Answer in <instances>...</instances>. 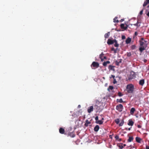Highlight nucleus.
Segmentation results:
<instances>
[{"instance_id":"27","label":"nucleus","mask_w":149,"mask_h":149,"mask_svg":"<svg viewBox=\"0 0 149 149\" xmlns=\"http://www.w3.org/2000/svg\"><path fill=\"white\" fill-rule=\"evenodd\" d=\"M104 55V54L103 53V52H102V53L100 54V58L101 59V61H103V59L102 58V57Z\"/></svg>"},{"instance_id":"42","label":"nucleus","mask_w":149,"mask_h":149,"mask_svg":"<svg viewBox=\"0 0 149 149\" xmlns=\"http://www.w3.org/2000/svg\"><path fill=\"white\" fill-rule=\"evenodd\" d=\"M113 79V83L114 84H116L117 83V81L116 80V79H115V78L114 79Z\"/></svg>"},{"instance_id":"18","label":"nucleus","mask_w":149,"mask_h":149,"mask_svg":"<svg viewBox=\"0 0 149 149\" xmlns=\"http://www.w3.org/2000/svg\"><path fill=\"white\" fill-rule=\"evenodd\" d=\"M131 41V39L130 38H128L126 40V43L127 44L130 43Z\"/></svg>"},{"instance_id":"55","label":"nucleus","mask_w":149,"mask_h":149,"mask_svg":"<svg viewBox=\"0 0 149 149\" xmlns=\"http://www.w3.org/2000/svg\"><path fill=\"white\" fill-rule=\"evenodd\" d=\"M104 59H107V57L106 56H104Z\"/></svg>"},{"instance_id":"39","label":"nucleus","mask_w":149,"mask_h":149,"mask_svg":"<svg viewBox=\"0 0 149 149\" xmlns=\"http://www.w3.org/2000/svg\"><path fill=\"white\" fill-rule=\"evenodd\" d=\"M131 55V54L130 52H127V56L128 57H130Z\"/></svg>"},{"instance_id":"9","label":"nucleus","mask_w":149,"mask_h":149,"mask_svg":"<svg viewBox=\"0 0 149 149\" xmlns=\"http://www.w3.org/2000/svg\"><path fill=\"white\" fill-rule=\"evenodd\" d=\"M120 27L122 29H123L124 30H126L127 29L128 27V25L126 24V26H125L124 24H122L120 25Z\"/></svg>"},{"instance_id":"23","label":"nucleus","mask_w":149,"mask_h":149,"mask_svg":"<svg viewBox=\"0 0 149 149\" xmlns=\"http://www.w3.org/2000/svg\"><path fill=\"white\" fill-rule=\"evenodd\" d=\"M110 62L109 61H107L106 62H104L103 63V65L104 66H106L107 64H109Z\"/></svg>"},{"instance_id":"3","label":"nucleus","mask_w":149,"mask_h":149,"mask_svg":"<svg viewBox=\"0 0 149 149\" xmlns=\"http://www.w3.org/2000/svg\"><path fill=\"white\" fill-rule=\"evenodd\" d=\"M99 66V63L97 62L94 61L93 62L91 65V67L92 69H95L96 68H97Z\"/></svg>"},{"instance_id":"50","label":"nucleus","mask_w":149,"mask_h":149,"mask_svg":"<svg viewBox=\"0 0 149 149\" xmlns=\"http://www.w3.org/2000/svg\"><path fill=\"white\" fill-rule=\"evenodd\" d=\"M119 141H121L122 140V139H121L119 138V139L118 140Z\"/></svg>"},{"instance_id":"17","label":"nucleus","mask_w":149,"mask_h":149,"mask_svg":"<svg viewBox=\"0 0 149 149\" xmlns=\"http://www.w3.org/2000/svg\"><path fill=\"white\" fill-rule=\"evenodd\" d=\"M100 128L98 125H96L94 128V130L95 132H97Z\"/></svg>"},{"instance_id":"28","label":"nucleus","mask_w":149,"mask_h":149,"mask_svg":"<svg viewBox=\"0 0 149 149\" xmlns=\"http://www.w3.org/2000/svg\"><path fill=\"white\" fill-rule=\"evenodd\" d=\"M135 26H136L137 27H139L140 26V23L137 21V23L133 24Z\"/></svg>"},{"instance_id":"47","label":"nucleus","mask_w":149,"mask_h":149,"mask_svg":"<svg viewBox=\"0 0 149 149\" xmlns=\"http://www.w3.org/2000/svg\"><path fill=\"white\" fill-rule=\"evenodd\" d=\"M131 127H130V128H129L127 129V128H126L125 130H131Z\"/></svg>"},{"instance_id":"20","label":"nucleus","mask_w":149,"mask_h":149,"mask_svg":"<svg viewBox=\"0 0 149 149\" xmlns=\"http://www.w3.org/2000/svg\"><path fill=\"white\" fill-rule=\"evenodd\" d=\"M91 122H89L88 120H86V123L85 124V126L86 127L88 126V124H91Z\"/></svg>"},{"instance_id":"16","label":"nucleus","mask_w":149,"mask_h":149,"mask_svg":"<svg viewBox=\"0 0 149 149\" xmlns=\"http://www.w3.org/2000/svg\"><path fill=\"white\" fill-rule=\"evenodd\" d=\"M146 47L141 46L139 48V50L141 52H142L145 49V48Z\"/></svg>"},{"instance_id":"45","label":"nucleus","mask_w":149,"mask_h":149,"mask_svg":"<svg viewBox=\"0 0 149 149\" xmlns=\"http://www.w3.org/2000/svg\"><path fill=\"white\" fill-rule=\"evenodd\" d=\"M125 38V36H122V39H124Z\"/></svg>"},{"instance_id":"4","label":"nucleus","mask_w":149,"mask_h":149,"mask_svg":"<svg viewBox=\"0 0 149 149\" xmlns=\"http://www.w3.org/2000/svg\"><path fill=\"white\" fill-rule=\"evenodd\" d=\"M123 109V105L121 104H119V105H117L116 107V109L120 112H122Z\"/></svg>"},{"instance_id":"10","label":"nucleus","mask_w":149,"mask_h":149,"mask_svg":"<svg viewBox=\"0 0 149 149\" xmlns=\"http://www.w3.org/2000/svg\"><path fill=\"white\" fill-rule=\"evenodd\" d=\"M70 136L71 137L73 138L75 137V135L73 132H69L68 134V136Z\"/></svg>"},{"instance_id":"21","label":"nucleus","mask_w":149,"mask_h":149,"mask_svg":"<svg viewBox=\"0 0 149 149\" xmlns=\"http://www.w3.org/2000/svg\"><path fill=\"white\" fill-rule=\"evenodd\" d=\"M135 111V109L134 108H132L130 111V113L132 115L134 113V111Z\"/></svg>"},{"instance_id":"59","label":"nucleus","mask_w":149,"mask_h":149,"mask_svg":"<svg viewBox=\"0 0 149 149\" xmlns=\"http://www.w3.org/2000/svg\"><path fill=\"white\" fill-rule=\"evenodd\" d=\"M78 106H79V107H80V105H79Z\"/></svg>"},{"instance_id":"22","label":"nucleus","mask_w":149,"mask_h":149,"mask_svg":"<svg viewBox=\"0 0 149 149\" xmlns=\"http://www.w3.org/2000/svg\"><path fill=\"white\" fill-rule=\"evenodd\" d=\"M133 137L132 136H130L127 140V142H131L133 141Z\"/></svg>"},{"instance_id":"31","label":"nucleus","mask_w":149,"mask_h":149,"mask_svg":"<svg viewBox=\"0 0 149 149\" xmlns=\"http://www.w3.org/2000/svg\"><path fill=\"white\" fill-rule=\"evenodd\" d=\"M118 17H115L113 19V22L115 23L116 22L118 23L119 22V21L117 19Z\"/></svg>"},{"instance_id":"51","label":"nucleus","mask_w":149,"mask_h":149,"mask_svg":"<svg viewBox=\"0 0 149 149\" xmlns=\"http://www.w3.org/2000/svg\"><path fill=\"white\" fill-rule=\"evenodd\" d=\"M109 137L111 138V139H112V135H109Z\"/></svg>"},{"instance_id":"25","label":"nucleus","mask_w":149,"mask_h":149,"mask_svg":"<svg viewBox=\"0 0 149 149\" xmlns=\"http://www.w3.org/2000/svg\"><path fill=\"white\" fill-rule=\"evenodd\" d=\"M147 9L146 10V13L148 11V13H146V15L149 17V5L147 6Z\"/></svg>"},{"instance_id":"38","label":"nucleus","mask_w":149,"mask_h":149,"mask_svg":"<svg viewBox=\"0 0 149 149\" xmlns=\"http://www.w3.org/2000/svg\"><path fill=\"white\" fill-rule=\"evenodd\" d=\"M136 48V46L134 45H132L131 46V49H134Z\"/></svg>"},{"instance_id":"5","label":"nucleus","mask_w":149,"mask_h":149,"mask_svg":"<svg viewBox=\"0 0 149 149\" xmlns=\"http://www.w3.org/2000/svg\"><path fill=\"white\" fill-rule=\"evenodd\" d=\"M146 41H139L140 44L141 46H143L144 47H147V44L146 43Z\"/></svg>"},{"instance_id":"46","label":"nucleus","mask_w":149,"mask_h":149,"mask_svg":"<svg viewBox=\"0 0 149 149\" xmlns=\"http://www.w3.org/2000/svg\"><path fill=\"white\" fill-rule=\"evenodd\" d=\"M145 41V40H144V39L143 38H141V40H140L139 41Z\"/></svg>"},{"instance_id":"24","label":"nucleus","mask_w":149,"mask_h":149,"mask_svg":"<svg viewBox=\"0 0 149 149\" xmlns=\"http://www.w3.org/2000/svg\"><path fill=\"white\" fill-rule=\"evenodd\" d=\"M114 43H115L114 46L115 47H118L119 44L117 43V42L116 40L114 39Z\"/></svg>"},{"instance_id":"14","label":"nucleus","mask_w":149,"mask_h":149,"mask_svg":"<svg viewBox=\"0 0 149 149\" xmlns=\"http://www.w3.org/2000/svg\"><path fill=\"white\" fill-rule=\"evenodd\" d=\"M134 122L131 120H129V122L128 123V125L130 126H132L134 124Z\"/></svg>"},{"instance_id":"33","label":"nucleus","mask_w":149,"mask_h":149,"mask_svg":"<svg viewBox=\"0 0 149 149\" xmlns=\"http://www.w3.org/2000/svg\"><path fill=\"white\" fill-rule=\"evenodd\" d=\"M118 146V147L119 148L121 149H123L124 147L123 146V143H120V144H119Z\"/></svg>"},{"instance_id":"13","label":"nucleus","mask_w":149,"mask_h":149,"mask_svg":"<svg viewBox=\"0 0 149 149\" xmlns=\"http://www.w3.org/2000/svg\"><path fill=\"white\" fill-rule=\"evenodd\" d=\"M148 3H149V0H146L144 1V3L143 5V7H145Z\"/></svg>"},{"instance_id":"2","label":"nucleus","mask_w":149,"mask_h":149,"mask_svg":"<svg viewBox=\"0 0 149 149\" xmlns=\"http://www.w3.org/2000/svg\"><path fill=\"white\" fill-rule=\"evenodd\" d=\"M101 103L99 101L96 100L95 104L94 105V109L96 110V112L100 111L101 110Z\"/></svg>"},{"instance_id":"12","label":"nucleus","mask_w":149,"mask_h":149,"mask_svg":"<svg viewBox=\"0 0 149 149\" xmlns=\"http://www.w3.org/2000/svg\"><path fill=\"white\" fill-rule=\"evenodd\" d=\"M144 80L142 79L139 81V84L140 85L142 86L144 84Z\"/></svg>"},{"instance_id":"11","label":"nucleus","mask_w":149,"mask_h":149,"mask_svg":"<svg viewBox=\"0 0 149 149\" xmlns=\"http://www.w3.org/2000/svg\"><path fill=\"white\" fill-rule=\"evenodd\" d=\"M135 77V75L134 73H133V74L131 73L129 77V79L130 80L134 78Z\"/></svg>"},{"instance_id":"8","label":"nucleus","mask_w":149,"mask_h":149,"mask_svg":"<svg viewBox=\"0 0 149 149\" xmlns=\"http://www.w3.org/2000/svg\"><path fill=\"white\" fill-rule=\"evenodd\" d=\"M93 110V106H91L88 107V109L87 111L88 113H90L92 112Z\"/></svg>"},{"instance_id":"48","label":"nucleus","mask_w":149,"mask_h":149,"mask_svg":"<svg viewBox=\"0 0 149 149\" xmlns=\"http://www.w3.org/2000/svg\"><path fill=\"white\" fill-rule=\"evenodd\" d=\"M146 149H149V146H146Z\"/></svg>"},{"instance_id":"29","label":"nucleus","mask_w":149,"mask_h":149,"mask_svg":"<svg viewBox=\"0 0 149 149\" xmlns=\"http://www.w3.org/2000/svg\"><path fill=\"white\" fill-rule=\"evenodd\" d=\"M116 102H117L122 103L123 102V101L122 99L120 98V99H117L116 100Z\"/></svg>"},{"instance_id":"57","label":"nucleus","mask_w":149,"mask_h":149,"mask_svg":"<svg viewBox=\"0 0 149 149\" xmlns=\"http://www.w3.org/2000/svg\"><path fill=\"white\" fill-rule=\"evenodd\" d=\"M126 146V145L125 144H124L123 145V146Z\"/></svg>"},{"instance_id":"30","label":"nucleus","mask_w":149,"mask_h":149,"mask_svg":"<svg viewBox=\"0 0 149 149\" xmlns=\"http://www.w3.org/2000/svg\"><path fill=\"white\" fill-rule=\"evenodd\" d=\"M113 89V86H109V87L108 88V91H110V90H112Z\"/></svg>"},{"instance_id":"43","label":"nucleus","mask_w":149,"mask_h":149,"mask_svg":"<svg viewBox=\"0 0 149 149\" xmlns=\"http://www.w3.org/2000/svg\"><path fill=\"white\" fill-rule=\"evenodd\" d=\"M95 120H96V122H97V120H98V117L97 116L95 118Z\"/></svg>"},{"instance_id":"54","label":"nucleus","mask_w":149,"mask_h":149,"mask_svg":"<svg viewBox=\"0 0 149 149\" xmlns=\"http://www.w3.org/2000/svg\"><path fill=\"white\" fill-rule=\"evenodd\" d=\"M135 35H137V33L136 32H135Z\"/></svg>"},{"instance_id":"41","label":"nucleus","mask_w":149,"mask_h":149,"mask_svg":"<svg viewBox=\"0 0 149 149\" xmlns=\"http://www.w3.org/2000/svg\"><path fill=\"white\" fill-rule=\"evenodd\" d=\"M115 138L116 140H118L119 138L118 136L117 135L116 136H115Z\"/></svg>"},{"instance_id":"60","label":"nucleus","mask_w":149,"mask_h":149,"mask_svg":"<svg viewBox=\"0 0 149 149\" xmlns=\"http://www.w3.org/2000/svg\"><path fill=\"white\" fill-rule=\"evenodd\" d=\"M78 106H79V107H80V105H79Z\"/></svg>"},{"instance_id":"7","label":"nucleus","mask_w":149,"mask_h":149,"mask_svg":"<svg viewBox=\"0 0 149 149\" xmlns=\"http://www.w3.org/2000/svg\"><path fill=\"white\" fill-rule=\"evenodd\" d=\"M59 132L61 134H66V133H65V131L64 129L62 127H61L59 129Z\"/></svg>"},{"instance_id":"35","label":"nucleus","mask_w":149,"mask_h":149,"mask_svg":"<svg viewBox=\"0 0 149 149\" xmlns=\"http://www.w3.org/2000/svg\"><path fill=\"white\" fill-rule=\"evenodd\" d=\"M114 66H113L110 65L109 66V69L110 70H112L113 69Z\"/></svg>"},{"instance_id":"56","label":"nucleus","mask_w":149,"mask_h":149,"mask_svg":"<svg viewBox=\"0 0 149 149\" xmlns=\"http://www.w3.org/2000/svg\"><path fill=\"white\" fill-rule=\"evenodd\" d=\"M104 120V118H102V120Z\"/></svg>"},{"instance_id":"40","label":"nucleus","mask_w":149,"mask_h":149,"mask_svg":"<svg viewBox=\"0 0 149 149\" xmlns=\"http://www.w3.org/2000/svg\"><path fill=\"white\" fill-rule=\"evenodd\" d=\"M118 95L119 96H121L123 95V94L122 93L120 92H119L118 93Z\"/></svg>"},{"instance_id":"37","label":"nucleus","mask_w":149,"mask_h":149,"mask_svg":"<svg viewBox=\"0 0 149 149\" xmlns=\"http://www.w3.org/2000/svg\"><path fill=\"white\" fill-rule=\"evenodd\" d=\"M145 9V7H143L142 9L140 11L139 14L140 15H141L143 14V11L144 9Z\"/></svg>"},{"instance_id":"53","label":"nucleus","mask_w":149,"mask_h":149,"mask_svg":"<svg viewBox=\"0 0 149 149\" xmlns=\"http://www.w3.org/2000/svg\"><path fill=\"white\" fill-rule=\"evenodd\" d=\"M147 61V60L146 59H144V62H146Z\"/></svg>"},{"instance_id":"52","label":"nucleus","mask_w":149,"mask_h":149,"mask_svg":"<svg viewBox=\"0 0 149 149\" xmlns=\"http://www.w3.org/2000/svg\"><path fill=\"white\" fill-rule=\"evenodd\" d=\"M124 19H122L120 20V22H123L124 21Z\"/></svg>"},{"instance_id":"49","label":"nucleus","mask_w":149,"mask_h":149,"mask_svg":"<svg viewBox=\"0 0 149 149\" xmlns=\"http://www.w3.org/2000/svg\"><path fill=\"white\" fill-rule=\"evenodd\" d=\"M137 127L139 128H141V126L140 125H137Z\"/></svg>"},{"instance_id":"19","label":"nucleus","mask_w":149,"mask_h":149,"mask_svg":"<svg viewBox=\"0 0 149 149\" xmlns=\"http://www.w3.org/2000/svg\"><path fill=\"white\" fill-rule=\"evenodd\" d=\"M122 62V60L120 59H119L118 61H115V64L117 65H119V64L120 63Z\"/></svg>"},{"instance_id":"32","label":"nucleus","mask_w":149,"mask_h":149,"mask_svg":"<svg viewBox=\"0 0 149 149\" xmlns=\"http://www.w3.org/2000/svg\"><path fill=\"white\" fill-rule=\"evenodd\" d=\"M110 34V32H109L107 33H106L104 35V37L105 38H107L108 37Z\"/></svg>"},{"instance_id":"36","label":"nucleus","mask_w":149,"mask_h":149,"mask_svg":"<svg viewBox=\"0 0 149 149\" xmlns=\"http://www.w3.org/2000/svg\"><path fill=\"white\" fill-rule=\"evenodd\" d=\"M115 122L117 124H118L119 122V119L118 118H117L115 120Z\"/></svg>"},{"instance_id":"58","label":"nucleus","mask_w":149,"mask_h":149,"mask_svg":"<svg viewBox=\"0 0 149 149\" xmlns=\"http://www.w3.org/2000/svg\"><path fill=\"white\" fill-rule=\"evenodd\" d=\"M114 49L113 48H112V50H114Z\"/></svg>"},{"instance_id":"1","label":"nucleus","mask_w":149,"mask_h":149,"mask_svg":"<svg viewBox=\"0 0 149 149\" xmlns=\"http://www.w3.org/2000/svg\"><path fill=\"white\" fill-rule=\"evenodd\" d=\"M134 90V86L132 84H129L127 86L126 90L128 93H133Z\"/></svg>"},{"instance_id":"34","label":"nucleus","mask_w":149,"mask_h":149,"mask_svg":"<svg viewBox=\"0 0 149 149\" xmlns=\"http://www.w3.org/2000/svg\"><path fill=\"white\" fill-rule=\"evenodd\" d=\"M124 123V121L123 120L119 124V126H121L123 125V124Z\"/></svg>"},{"instance_id":"15","label":"nucleus","mask_w":149,"mask_h":149,"mask_svg":"<svg viewBox=\"0 0 149 149\" xmlns=\"http://www.w3.org/2000/svg\"><path fill=\"white\" fill-rule=\"evenodd\" d=\"M136 140L137 142L138 143H141V139L139 137H136Z\"/></svg>"},{"instance_id":"6","label":"nucleus","mask_w":149,"mask_h":149,"mask_svg":"<svg viewBox=\"0 0 149 149\" xmlns=\"http://www.w3.org/2000/svg\"><path fill=\"white\" fill-rule=\"evenodd\" d=\"M114 43V40H111V39H108L107 43L109 45H110L113 44Z\"/></svg>"},{"instance_id":"26","label":"nucleus","mask_w":149,"mask_h":149,"mask_svg":"<svg viewBox=\"0 0 149 149\" xmlns=\"http://www.w3.org/2000/svg\"><path fill=\"white\" fill-rule=\"evenodd\" d=\"M96 123L100 125H102L103 124V121L102 120H98L97 122H96Z\"/></svg>"},{"instance_id":"44","label":"nucleus","mask_w":149,"mask_h":149,"mask_svg":"<svg viewBox=\"0 0 149 149\" xmlns=\"http://www.w3.org/2000/svg\"><path fill=\"white\" fill-rule=\"evenodd\" d=\"M110 77L111 78L112 77L113 78V79H114L115 77V76L113 75H111V77Z\"/></svg>"}]
</instances>
